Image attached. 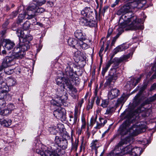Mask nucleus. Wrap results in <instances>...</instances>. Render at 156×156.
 Here are the masks:
<instances>
[{
    "label": "nucleus",
    "mask_w": 156,
    "mask_h": 156,
    "mask_svg": "<svg viewBox=\"0 0 156 156\" xmlns=\"http://www.w3.org/2000/svg\"><path fill=\"white\" fill-rule=\"evenodd\" d=\"M123 14L120 18V21L123 20V22L120 23L119 27L121 28V26L122 24L123 25L125 26L122 28L124 30H142L144 29L143 26L140 25V23L143 22L142 19H138L134 14L131 15V16L130 17L128 13Z\"/></svg>",
    "instance_id": "1"
},
{
    "label": "nucleus",
    "mask_w": 156,
    "mask_h": 156,
    "mask_svg": "<svg viewBox=\"0 0 156 156\" xmlns=\"http://www.w3.org/2000/svg\"><path fill=\"white\" fill-rule=\"evenodd\" d=\"M133 138L132 136L127 137L124 139L121 140L115 146L114 149L107 156H122L126 154H132L133 146L130 144L121 150L120 147L124 144L133 142Z\"/></svg>",
    "instance_id": "2"
},
{
    "label": "nucleus",
    "mask_w": 156,
    "mask_h": 156,
    "mask_svg": "<svg viewBox=\"0 0 156 156\" xmlns=\"http://www.w3.org/2000/svg\"><path fill=\"white\" fill-rule=\"evenodd\" d=\"M127 120H126L120 126L118 129L119 133L122 136L126 134L128 132L133 134L135 130H136V126H140V125H133L130 128H128L130 125L131 122H133L134 120V116L132 114L129 113L126 116Z\"/></svg>",
    "instance_id": "3"
},
{
    "label": "nucleus",
    "mask_w": 156,
    "mask_h": 156,
    "mask_svg": "<svg viewBox=\"0 0 156 156\" xmlns=\"http://www.w3.org/2000/svg\"><path fill=\"white\" fill-rule=\"evenodd\" d=\"M16 34L19 38V44L22 51L25 52L30 48V41L32 40L33 37L30 34H25L24 31L20 30H18Z\"/></svg>",
    "instance_id": "4"
},
{
    "label": "nucleus",
    "mask_w": 156,
    "mask_h": 156,
    "mask_svg": "<svg viewBox=\"0 0 156 156\" xmlns=\"http://www.w3.org/2000/svg\"><path fill=\"white\" fill-rule=\"evenodd\" d=\"M45 9L44 8L39 7L35 3H31L29 4L27 7V12L25 14V17L27 19H33L34 23L37 20L35 17L44 12Z\"/></svg>",
    "instance_id": "5"
},
{
    "label": "nucleus",
    "mask_w": 156,
    "mask_h": 156,
    "mask_svg": "<svg viewBox=\"0 0 156 156\" xmlns=\"http://www.w3.org/2000/svg\"><path fill=\"white\" fill-rule=\"evenodd\" d=\"M54 106H56L58 108L53 112L54 115L57 119L61 120L66 119V114L65 109L60 106V104L55 101L53 100L51 102Z\"/></svg>",
    "instance_id": "6"
},
{
    "label": "nucleus",
    "mask_w": 156,
    "mask_h": 156,
    "mask_svg": "<svg viewBox=\"0 0 156 156\" xmlns=\"http://www.w3.org/2000/svg\"><path fill=\"white\" fill-rule=\"evenodd\" d=\"M127 98V95L123 94L121 96V97L117 100V102L115 105V107H111L108 108L105 113V114L109 115H112L114 112H115L116 108L118 107L119 105L122 104V105L120 109L122 108L123 104L126 101Z\"/></svg>",
    "instance_id": "7"
},
{
    "label": "nucleus",
    "mask_w": 156,
    "mask_h": 156,
    "mask_svg": "<svg viewBox=\"0 0 156 156\" xmlns=\"http://www.w3.org/2000/svg\"><path fill=\"white\" fill-rule=\"evenodd\" d=\"M25 55V52L22 51L19 45H17L16 46H15L12 50V56L16 59L22 58Z\"/></svg>",
    "instance_id": "8"
},
{
    "label": "nucleus",
    "mask_w": 156,
    "mask_h": 156,
    "mask_svg": "<svg viewBox=\"0 0 156 156\" xmlns=\"http://www.w3.org/2000/svg\"><path fill=\"white\" fill-rule=\"evenodd\" d=\"M130 54H129L126 55H123L119 58H115L113 60H111L109 61L112 62V64L113 63V67L116 69L118 67L121 62L127 61V60L130 58Z\"/></svg>",
    "instance_id": "9"
},
{
    "label": "nucleus",
    "mask_w": 156,
    "mask_h": 156,
    "mask_svg": "<svg viewBox=\"0 0 156 156\" xmlns=\"http://www.w3.org/2000/svg\"><path fill=\"white\" fill-rule=\"evenodd\" d=\"M36 146L37 148V146H38L37 144H36ZM36 152L41 156H59L56 150H52L51 151L49 150H45L44 152L41 151L40 149L36 148Z\"/></svg>",
    "instance_id": "10"
},
{
    "label": "nucleus",
    "mask_w": 156,
    "mask_h": 156,
    "mask_svg": "<svg viewBox=\"0 0 156 156\" xmlns=\"http://www.w3.org/2000/svg\"><path fill=\"white\" fill-rule=\"evenodd\" d=\"M73 69L69 66H66L65 69V72L63 73V80L64 81V83H66L68 80L70 81L69 78L72 77L73 75Z\"/></svg>",
    "instance_id": "11"
},
{
    "label": "nucleus",
    "mask_w": 156,
    "mask_h": 156,
    "mask_svg": "<svg viewBox=\"0 0 156 156\" xmlns=\"http://www.w3.org/2000/svg\"><path fill=\"white\" fill-rule=\"evenodd\" d=\"M0 89V99L9 101L11 100V96L8 93L9 88L8 86Z\"/></svg>",
    "instance_id": "12"
},
{
    "label": "nucleus",
    "mask_w": 156,
    "mask_h": 156,
    "mask_svg": "<svg viewBox=\"0 0 156 156\" xmlns=\"http://www.w3.org/2000/svg\"><path fill=\"white\" fill-rule=\"evenodd\" d=\"M94 11L95 12L96 15H97V12L93 7H86L81 11V14L83 16L89 18L94 15Z\"/></svg>",
    "instance_id": "13"
},
{
    "label": "nucleus",
    "mask_w": 156,
    "mask_h": 156,
    "mask_svg": "<svg viewBox=\"0 0 156 156\" xmlns=\"http://www.w3.org/2000/svg\"><path fill=\"white\" fill-rule=\"evenodd\" d=\"M1 44L5 49L8 50H12L15 46V44L13 41L7 39H3L2 41Z\"/></svg>",
    "instance_id": "14"
},
{
    "label": "nucleus",
    "mask_w": 156,
    "mask_h": 156,
    "mask_svg": "<svg viewBox=\"0 0 156 156\" xmlns=\"http://www.w3.org/2000/svg\"><path fill=\"white\" fill-rule=\"evenodd\" d=\"M136 2H132L131 3H127L124 5L118 11L117 14H121V13H128L131 11V9L132 8H134L132 5H135Z\"/></svg>",
    "instance_id": "15"
},
{
    "label": "nucleus",
    "mask_w": 156,
    "mask_h": 156,
    "mask_svg": "<svg viewBox=\"0 0 156 156\" xmlns=\"http://www.w3.org/2000/svg\"><path fill=\"white\" fill-rule=\"evenodd\" d=\"M135 111L137 113H140L144 117L149 116L152 113L151 108H145L143 107L138 108Z\"/></svg>",
    "instance_id": "16"
},
{
    "label": "nucleus",
    "mask_w": 156,
    "mask_h": 156,
    "mask_svg": "<svg viewBox=\"0 0 156 156\" xmlns=\"http://www.w3.org/2000/svg\"><path fill=\"white\" fill-rule=\"evenodd\" d=\"M80 22V24L83 26H89L90 27H94L97 24L96 22L94 20L85 18H81Z\"/></svg>",
    "instance_id": "17"
},
{
    "label": "nucleus",
    "mask_w": 156,
    "mask_h": 156,
    "mask_svg": "<svg viewBox=\"0 0 156 156\" xmlns=\"http://www.w3.org/2000/svg\"><path fill=\"white\" fill-rule=\"evenodd\" d=\"M15 58L12 56H7L4 58L2 63V66L5 68L10 66L14 63V59Z\"/></svg>",
    "instance_id": "18"
},
{
    "label": "nucleus",
    "mask_w": 156,
    "mask_h": 156,
    "mask_svg": "<svg viewBox=\"0 0 156 156\" xmlns=\"http://www.w3.org/2000/svg\"><path fill=\"white\" fill-rule=\"evenodd\" d=\"M117 77L116 74L109 75L106 78L105 85L106 86H108L110 87H112L114 83L117 79Z\"/></svg>",
    "instance_id": "19"
},
{
    "label": "nucleus",
    "mask_w": 156,
    "mask_h": 156,
    "mask_svg": "<svg viewBox=\"0 0 156 156\" xmlns=\"http://www.w3.org/2000/svg\"><path fill=\"white\" fill-rule=\"evenodd\" d=\"M129 47V45L126 43H123L122 44L118 46L113 50V55L112 58L114 55L116 54L118 52L124 51L126 49L128 48Z\"/></svg>",
    "instance_id": "20"
},
{
    "label": "nucleus",
    "mask_w": 156,
    "mask_h": 156,
    "mask_svg": "<svg viewBox=\"0 0 156 156\" xmlns=\"http://www.w3.org/2000/svg\"><path fill=\"white\" fill-rule=\"evenodd\" d=\"M119 90L116 88L112 89L108 93V98L112 100L116 98L119 95Z\"/></svg>",
    "instance_id": "21"
},
{
    "label": "nucleus",
    "mask_w": 156,
    "mask_h": 156,
    "mask_svg": "<svg viewBox=\"0 0 156 156\" xmlns=\"http://www.w3.org/2000/svg\"><path fill=\"white\" fill-rule=\"evenodd\" d=\"M125 26L123 25L122 24H121V28L119 27L118 28V31H119V33L116 34V35L114 37H113V39L112 40L111 45L112 46L113 45L116 41L118 39V38L119 37V36L122 34V33L124 31V29H122V28L123 27H124Z\"/></svg>",
    "instance_id": "22"
},
{
    "label": "nucleus",
    "mask_w": 156,
    "mask_h": 156,
    "mask_svg": "<svg viewBox=\"0 0 156 156\" xmlns=\"http://www.w3.org/2000/svg\"><path fill=\"white\" fill-rule=\"evenodd\" d=\"M79 41L73 38H69L68 40L69 45L72 47L77 49L78 47Z\"/></svg>",
    "instance_id": "23"
},
{
    "label": "nucleus",
    "mask_w": 156,
    "mask_h": 156,
    "mask_svg": "<svg viewBox=\"0 0 156 156\" xmlns=\"http://www.w3.org/2000/svg\"><path fill=\"white\" fill-rule=\"evenodd\" d=\"M75 37L80 40H85V34H83L81 30H77L74 33Z\"/></svg>",
    "instance_id": "24"
},
{
    "label": "nucleus",
    "mask_w": 156,
    "mask_h": 156,
    "mask_svg": "<svg viewBox=\"0 0 156 156\" xmlns=\"http://www.w3.org/2000/svg\"><path fill=\"white\" fill-rule=\"evenodd\" d=\"M78 118V111L77 110H75L74 113V116H70L69 122L70 124L73 125L76 124L77 123Z\"/></svg>",
    "instance_id": "25"
},
{
    "label": "nucleus",
    "mask_w": 156,
    "mask_h": 156,
    "mask_svg": "<svg viewBox=\"0 0 156 156\" xmlns=\"http://www.w3.org/2000/svg\"><path fill=\"white\" fill-rule=\"evenodd\" d=\"M83 40H80L78 43V47L80 46L83 49H86L88 48L90 46L88 43H90L91 41L90 40H88L87 42H85Z\"/></svg>",
    "instance_id": "26"
},
{
    "label": "nucleus",
    "mask_w": 156,
    "mask_h": 156,
    "mask_svg": "<svg viewBox=\"0 0 156 156\" xmlns=\"http://www.w3.org/2000/svg\"><path fill=\"white\" fill-rule=\"evenodd\" d=\"M2 115H0V122L2 126L8 127L11 124L12 121L9 119H6L2 120L1 119Z\"/></svg>",
    "instance_id": "27"
},
{
    "label": "nucleus",
    "mask_w": 156,
    "mask_h": 156,
    "mask_svg": "<svg viewBox=\"0 0 156 156\" xmlns=\"http://www.w3.org/2000/svg\"><path fill=\"white\" fill-rule=\"evenodd\" d=\"M140 80V78H138L137 79H135L132 78L130 80L127 82V84L130 85L131 87H135L139 82Z\"/></svg>",
    "instance_id": "28"
},
{
    "label": "nucleus",
    "mask_w": 156,
    "mask_h": 156,
    "mask_svg": "<svg viewBox=\"0 0 156 156\" xmlns=\"http://www.w3.org/2000/svg\"><path fill=\"white\" fill-rule=\"evenodd\" d=\"M139 153V155H140L142 153L141 148L139 147H136L132 148V154L134 156H137L138 154Z\"/></svg>",
    "instance_id": "29"
},
{
    "label": "nucleus",
    "mask_w": 156,
    "mask_h": 156,
    "mask_svg": "<svg viewBox=\"0 0 156 156\" xmlns=\"http://www.w3.org/2000/svg\"><path fill=\"white\" fill-rule=\"evenodd\" d=\"M65 84L67 87V88L69 90L73 92L74 93H76L77 91L75 87H73V85L72 84L70 81L68 80V81H66V83H65Z\"/></svg>",
    "instance_id": "30"
},
{
    "label": "nucleus",
    "mask_w": 156,
    "mask_h": 156,
    "mask_svg": "<svg viewBox=\"0 0 156 156\" xmlns=\"http://www.w3.org/2000/svg\"><path fill=\"white\" fill-rule=\"evenodd\" d=\"M16 83V79L12 77L8 78L7 80V83L6 84L8 85V87L14 86Z\"/></svg>",
    "instance_id": "31"
},
{
    "label": "nucleus",
    "mask_w": 156,
    "mask_h": 156,
    "mask_svg": "<svg viewBox=\"0 0 156 156\" xmlns=\"http://www.w3.org/2000/svg\"><path fill=\"white\" fill-rule=\"evenodd\" d=\"M63 77H58L55 80L57 84L59 86L58 87H61V88L64 89L65 87L64 84L62 83V81H63L64 82V81L63 80Z\"/></svg>",
    "instance_id": "32"
},
{
    "label": "nucleus",
    "mask_w": 156,
    "mask_h": 156,
    "mask_svg": "<svg viewBox=\"0 0 156 156\" xmlns=\"http://www.w3.org/2000/svg\"><path fill=\"white\" fill-rule=\"evenodd\" d=\"M71 141L72 143V149L76 151L77 150L79 140L78 139H76L74 143H73V139L72 136H71Z\"/></svg>",
    "instance_id": "33"
},
{
    "label": "nucleus",
    "mask_w": 156,
    "mask_h": 156,
    "mask_svg": "<svg viewBox=\"0 0 156 156\" xmlns=\"http://www.w3.org/2000/svg\"><path fill=\"white\" fill-rule=\"evenodd\" d=\"M65 87L64 88H61V87H58L57 89V91L56 92V94L57 95V98H58L59 97H61L62 95L66 91H65Z\"/></svg>",
    "instance_id": "34"
},
{
    "label": "nucleus",
    "mask_w": 156,
    "mask_h": 156,
    "mask_svg": "<svg viewBox=\"0 0 156 156\" xmlns=\"http://www.w3.org/2000/svg\"><path fill=\"white\" fill-rule=\"evenodd\" d=\"M99 147V142L97 140H94L91 144L90 147L92 149L98 148Z\"/></svg>",
    "instance_id": "35"
},
{
    "label": "nucleus",
    "mask_w": 156,
    "mask_h": 156,
    "mask_svg": "<svg viewBox=\"0 0 156 156\" xmlns=\"http://www.w3.org/2000/svg\"><path fill=\"white\" fill-rule=\"evenodd\" d=\"M111 64H112V62L111 61H109L106 63L105 66L103 68L101 73L103 76H104L105 73L107 72Z\"/></svg>",
    "instance_id": "36"
},
{
    "label": "nucleus",
    "mask_w": 156,
    "mask_h": 156,
    "mask_svg": "<svg viewBox=\"0 0 156 156\" xmlns=\"http://www.w3.org/2000/svg\"><path fill=\"white\" fill-rule=\"evenodd\" d=\"M30 23L29 21H26L25 22L23 25V28L24 29V30L23 31L25 33V34H26V30H28L30 27ZM17 30L16 31L18 30ZM22 31H23V30H22Z\"/></svg>",
    "instance_id": "37"
},
{
    "label": "nucleus",
    "mask_w": 156,
    "mask_h": 156,
    "mask_svg": "<svg viewBox=\"0 0 156 156\" xmlns=\"http://www.w3.org/2000/svg\"><path fill=\"white\" fill-rule=\"evenodd\" d=\"M68 145V142L66 140H64V139L61 142L58 146L61 147L62 149H65L67 148Z\"/></svg>",
    "instance_id": "38"
},
{
    "label": "nucleus",
    "mask_w": 156,
    "mask_h": 156,
    "mask_svg": "<svg viewBox=\"0 0 156 156\" xmlns=\"http://www.w3.org/2000/svg\"><path fill=\"white\" fill-rule=\"evenodd\" d=\"M65 93L58 98L62 103H64L68 98V94L66 92Z\"/></svg>",
    "instance_id": "39"
},
{
    "label": "nucleus",
    "mask_w": 156,
    "mask_h": 156,
    "mask_svg": "<svg viewBox=\"0 0 156 156\" xmlns=\"http://www.w3.org/2000/svg\"><path fill=\"white\" fill-rule=\"evenodd\" d=\"M136 3H135V5L134 6V7H137V8H140V7L142 8L143 7L144 5L146 3V0H140L139 2L138 3V5L136 4V3Z\"/></svg>",
    "instance_id": "40"
},
{
    "label": "nucleus",
    "mask_w": 156,
    "mask_h": 156,
    "mask_svg": "<svg viewBox=\"0 0 156 156\" xmlns=\"http://www.w3.org/2000/svg\"><path fill=\"white\" fill-rule=\"evenodd\" d=\"M11 112L10 110H9L7 108L1 111L0 110V115H2H2H8L9 114L11 113Z\"/></svg>",
    "instance_id": "41"
},
{
    "label": "nucleus",
    "mask_w": 156,
    "mask_h": 156,
    "mask_svg": "<svg viewBox=\"0 0 156 156\" xmlns=\"http://www.w3.org/2000/svg\"><path fill=\"white\" fill-rule=\"evenodd\" d=\"M6 86H8L5 82V80L2 78L0 77V89L3 88Z\"/></svg>",
    "instance_id": "42"
},
{
    "label": "nucleus",
    "mask_w": 156,
    "mask_h": 156,
    "mask_svg": "<svg viewBox=\"0 0 156 156\" xmlns=\"http://www.w3.org/2000/svg\"><path fill=\"white\" fill-rule=\"evenodd\" d=\"M63 137L62 138L58 136H56L55 139V142L58 146L63 140Z\"/></svg>",
    "instance_id": "43"
},
{
    "label": "nucleus",
    "mask_w": 156,
    "mask_h": 156,
    "mask_svg": "<svg viewBox=\"0 0 156 156\" xmlns=\"http://www.w3.org/2000/svg\"><path fill=\"white\" fill-rule=\"evenodd\" d=\"M5 69L4 72L6 74L10 75L14 72L13 69H11L10 68H6Z\"/></svg>",
    "instance_id": "44"
},
{
    "label": "nucleus",
    "mask_w": 156,
    "mask_h": 156,
    "mask_svg": "<svg viewBox=\"0 0 156 156\" xmlns=\"http://www.w3.org/2000/svg\"><path fill=\"white\" fill-rule=\"evenodd\" d=\"M56 127L55 126H51L49 128V131L51 134H55L56 133Z\"/></svg>",
    "instance_id": "45"
},
{
    "label": "nucleus",
    "mask_w": 156,
    "mask_h": 156,
    "mask_svg": "<svg viewBox=\"0 0 156 156\" xmlns=\"http://www.w3.org/2000/svg\"><path fill=\"white\" fill-rule=\"evenodd\" d=\"M108 104V101L107 99L103 100L101 106L103 108H105L107 107Z\"/></svg>",
    "instance_id": "46"
},
{
    "label": "nucleus",
    "mask_w": 156,
    "mask_h": 156,
    "mask_svg": "<svg viewBox=\"0 0 156 156\" xmlns=\"http://www.w3.org/2000/svg\"><path fill=\"white\" fill-rule=\"evenodd\" d=\"M97 93L96 92H95L94 93V97L93 99L92 100H94L96 98H97V99L96 100V104L98 105L100 103V100L99 98L97 96Z\"/></svg>",
    "instance_id": "47"
},
{
    "label": "nucleus",
    "mask_w": 156,
    "mask_h": 156,
    "mask_svg": "<svg viewBox=\"0 0 156 156\" xmlns=\"http://www.w3.org/2000/svg\"><path fill=\"white\" fill-rule=\"evenodd\" d=\"M34 2H36L37 5L41 6L44 4L46 0H33Z\"/></svg>",
    "instance_id": "48"
},
{
    "label": "nucleus",
    "mask_w": 156,
    "mask_h": 156,
    "mask_svg": "<svg viewBox=\"0 0 156 156\" xmlns=\"http://www.w3.org/2000/svg\"><path fill=\"white\" fill-rule=\"evenodd\" d=\"M25 17V15L24 16L23 14L22 13H20V15L18 17V23H20L23 22V20L24 19Z\"/></svg>",
    "instance_id": "49"
},
{
    "label": "nucleus",
    "mask_w": 156,
    "mask_h": 156,
    "mask_svg": "<svg viewBox=\"0 0 156 156\" xmlns=\"http://www.w3.org/2000/svg\"><path fill=\"white\" fill-rule=\"evenodd\" d=\"M6 105V103L5 101L3 100L0 101V110L2 108L5 107Z\"/></svg>",
    "instance_id": "50"
},
{
    "label": "nucleus",
    "mask_w": 156,
    "mask_h": 156,
    "mask_svg": "<svg viewBox=\"0 0 156 156\" xmlns=\"http://www.w3.org/2000/svg\"><path fill=\"white\" fill-rule=\"evenodd\" d=\"M7 108L11 112L15 108V106L13 104H9L7 105Z\"/></svg>",
    "instance_id": "51"
},
{
    "label": "nucleus",
    "mask_w": 156,
    "mask_h": 156,
    "mask_svg": "<svg viewBox=\"0 0 156 156\" xmlns=\"http://www.w3.org/2000/svg\"><path fill=\"white\" fill-rule=\"evenodd\" d=\"M80 54L81 52L77 50L74 53V56L78 59L80 58Z\"/></svg>",
    "instance_id": "52"
},
{
    "label": "nucleus",
    "mask_w": 156,
    "mask_h": 156,
    "mask_svg": "<svg viewBox=\"0 0 156 156\" xmlns=\"http://www.w3.org/2000/svg\"><path fill=\"white\" fill-rule=\"evenodd\" d=\"M94 102V100H92L90 103L89 102V104L87 108V110H89L90 109H91L92 108Z\"/></svg>",
    "instance_id": "53"
},
{
    "label": "nucleus",
    "mask_w": 156,
    "mask_h": 156,
    "mask_svg": "<svg viewBox=\"0 0 156 156\" xmlns=\"http://www.w3.org/2000/svg\"><path fill=\"white\" fill-rule=\"evenodd\" d=\"M62 137L64 140H66V141L70 139H71V137H70L69 135L68 134H65Z\"/></svg>",
    "instance_id": "54"
},
{
    "label": "nucleus",
    "mask_w": 156,
    "mask_h": 156,
    "mask_svg": "<svg viewBox=\"0 0 156 156\" xmlns=\"http://www.w3.org/2000/svg\"><path fill=\"white\" fill-rule=\"evenodd\" d=\"M97 124L96 126L95 127L96 129H99L101 127L103 126V124L102 123H98V122H97Z\"/></svg>",
    "instance_id": "55"
},
{
    "label": "nucleus",
    "mask_w": 156,
    "mask_h": 156,
    "mask_svg": "<svg viewBox=\"0 0 156 156\" xmlns=\"http://www.w3.org/2000/svg\"><path fill=\"white\" fill-rule=\"evenodd\" d=\"M134 102L137 105L140 103V100L138 96H136L134 98Z\"/></svg>",
    "instance_id": "56"
},
{
    "label": "nucleus",
    "mask_w": 156,
    "mask_h": 156,
    "mask_svg": "<svg viewBox=\"0 0 156 156\" xmlns=\"http://www.w3.org/2000/svg\"><path fill=\"white\" fill-rule=\"evenodd\" d=\"M113 32V30L112 28H109L108 32L107 34V35L106 36L107 38H108L112 34V33Z\"/></svg>",
    "instance_id": "57"
},
{
    "label": "nucleus",
    "mask_w": 156,
    "mask_h": 156,
    "mask_svg": "<svg viewBox=\"0 0 156 156\" xmlns=\"http://www.w3.org/2000/svg\"><path fill=\"white\" fill-rule=\"evenodd\" d=\"M18 13L16 11L13 12L10 15V18L12 19L13 18L17 16Z\"/></svg>",
    "instance_id": "58"
},
{
    "label": "nucleus",
    "mask_w": 156,
    "mask_h": 156,
    "mask_svg": "<svg viewBox=\"0 0 156 156\" xmlns=\"http://www.w3.org/2000/svg\"><path fill=\"white\" fill-rule=\"evenodd\" d=\"M86 122L85 119H82V125L81 127V129H85L86 126Z\"/></svg>",
    "instance_id": "59"
},
{
    "label": "nucleus",
    "mask_w": 156,
    "mask_h": 156,
    "mask_svg": "<svg viewBox=\"0 0 156 156\" xmlns=\"http://www.w3.org/2000/svg\"><path fill=\"white\" fill-rule=\"evenodd\" d=\"M104 50V44H103L102 46L101 47L100 50L99 51V56L101 57H102V52L103 51V50Z\"/></svg>",
    "instance_id": "60"
},
{
    "label": "nucleus",
    "mask_w": 156,
    "mask_h": 156,
    "mask_svg": "<svg viewBox=\"0 0 156 156\" xmlns=\"http://www.w3.org/2000/svg\"><path fill=\"white\" fill-rule=\"evenodd\" d=\"M24 8L23 6H20L18 8L17 12L18 13H20L21 12V13H22L24 12V10H23Z\"/></svg>",
    "instance_id": "61"
},
{
    "label": "nucleus",
    "mask_w": 156,
    "mask_h": 156,
    "mask_svg": "<svg viewBox=\"0 0 156 156\" xmlns=\"http://www.w3.org/2000/svg\"><path fill=\"white\" fill-rule=\"evenodd\" d=\"M156 100V94L149 98V101L150 102H153Z\"/></svg>",
    "instance_id": "62"
},
{
    "label": "nucleus",
    "mask_w": 156,
    "mask_h": 156,
    "mask_svg": "<svg viewBox=\"0 0 156 156\" xmlns=\"http://www.w3.org/2000/svg\"><path fill=\"white\" fill-rule=\"evenodd\" d=\"M70 78L71 79L72 81H76L79 79V78L78 77H75L73 75V76L72 77H70Z\"/></svg>",
    "instance_id": "63"
},
{
    "label": "nucleus",
    "mask_w": 156,
    "mask_h": 156,
    "mask_svg": "<svg viewBox=\"0 0 156 156\" xmlns=\"http://www.w3.org/2000/svg\"><path fill=\"white\" fill-rule=\"evenodd\" d=\"M151 69L153 71L156 72V62L152 66Z\"/></svg>",
    "instance_id": "64"
}]
</instances>
